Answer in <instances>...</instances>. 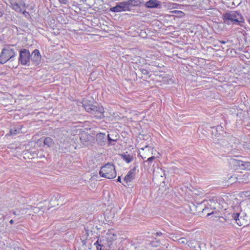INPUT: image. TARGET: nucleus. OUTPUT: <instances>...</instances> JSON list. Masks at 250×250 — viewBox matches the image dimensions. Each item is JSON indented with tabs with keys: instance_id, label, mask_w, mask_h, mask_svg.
<instances>
[{
	"instance_id": "1",
	"label": "nucleus",
	"mask_w": 250,
	"mask_h": 250,
	"mask_svg": "<svg viewBox=\"0 0 250 250\" xmlns=\"http://www.w3.org/2000/svg\"><path fill=\"white\" fill-rule=\"evenodd\" d=\"M224 22L227 25H241L244 22V19L239 13L237 11H229L222 15Z\"/></svg>"
},
{
	"instance_id": "2",
	"label": "nucleus",
	"mask_w": 250,
	"mask_h": 250,
	"mask_svg": "<svg viewBox=\"0 0 250 250\" xmlns=\"http://www.w3.org/2000/svg\"><path fill=\"white\" fill-rule=\"evenodd\" d=\"M115 239V236L112 237H102L94 243L98 250H110L112 248L113 242Z\"/></svg>"
},
{
	"instance_id": "3",
	"label": "nucleus",
	"mask_w": 250,
	"mask_h": 250,
	"mask_svg": "<svg viewBox=\"0 0 250 250\" xmlns=\"http://www.w3.org/2000/svg\"><path fill=\"white\" fill-rule=\"evenodd\" d=\"M99 174L101 177L107 179L114 178L117 174L114 165L109 163L105 164L101 167Z\"/></svg>"
},
{
	"instance_id": "4",
	"label": "nucleus",
	"mask_w": 250,
	"mask_h": 250,
	"mask_svg": "<svg viewBox=\"0 0 250 250\" xmlns=\"http://www.w3.org/2000/svg\"><path fill=\"white\" fill-rule=\"evenodd\" d=\"M16 55V53L13 49L9 47L3 48L0 53V63H5L10 59L15 57Z\"/></svg>"
},
{
	"instance_id": "5",
	"label": "nucleus",
	"mask_w": 250,
	"mask_h": 250,
	"mask_svg": "<svg viewBox=\"0 0 250 250\" xmlns=\"http://www.w3.org/2000/svg\"><path fill=\"white\" fill-rule=\"evenodd\" d=\"M134 0H127L126 1L118 2L116 5L110 8V11L113 12H121L122 11H129V6L132 5Z\"/></svg>"
},
{
	"instance_id": "6",
	"label": "nucleus",
	"mask_w": 250,
	"mask_h": 250,
	"mask_svg": "<svg viewBox=\"0 0 250 250\" xmlns=\"http://www.w3.org/2000/svg\"><path fill=\"white\" fill-rule=\"evenodd\" d=\"M19 62L23 65H30V54L28 49L23 48L20 50Z\"/></svg>"
},
{
	"instance_id": "7",
	"label": "nucleus",
	"mask_w": 250,
	"mask_h": 250,
	"mask_svg": "<svg viewBox=\"0 0 250 250\" xmlns=\"http://www.w3.org/2000/svg\"><path fill=\"white\" fill-rule=\"evenodd\" d=\"M231 217L239 226H246L247 225V220L246 219L247 217L246 216H240V213H235L232 214Z\"/></svg>"
},
{
	"instance_id": "8",
	"label": "nucleus",
	"mask_w": 250,
	"mask_h": 250,
	"mask_svg": "<svg viewBox=\"0 0 250 250\" xmlns=\"http://www.w3.org/2000/svg\"><path fill=\"white\" fill-rule=\"evenodd\" d=\"M41 55L39 50L35 49L30 54V60L32 63L37 66L39 65L41 62Z\"/></svg>"
},
{
	"instance_id": "9",
	"label": "nucleus",
	"mask_w": 250,
	"mask_h": 250,
	"mask_svg": "<svg viewBox=\"0 0 250 250\" xmlns=\"http://www.w3.org/2000/svg\"><path fill=\"white\" fill-rule=\"evenodd\" d=\"M104 109L102 106L94 105L93 107V111L91 114L93 115L97 119H102L104 117Z\"/></svg>"
},
{
	"instance_id": "10",
	"label": "nucleus",
	"mask_w": 250,
	"mask_h": 250,
	"mask_svg": "<svg viewBox=\"0 0 250 250\" xmlns=\"http://www.w3.org/2000/svg\"><path fill=\"white\" fill-rule=\"evenodd\" d=\"M210 204H212V203H214V202L209 201V202L204 201L203 202V203L204 204L205 207L203 208H202V212L204 213L205 212V213H207V216H211V217H213L214 219L219 218V216L216 215H214V212L213 211H212L211 212L209 211V208L208 207V206H209L210 207L211 206V204H210Z\"/></svg>"
},
{
	"instance_id": "11",
	"label": "nucleus",
	"mask_w": 250,
	"mask_h": 250,
	"mask_svg": "<svg viewBox=\"0 0 250 250\" xmlns=\"http://www.w3.org/2000/svg\"><path fill=\"white\" fill-rule=\"evenodd\" d=\"M234 164L241 169L250 170V162H244L240 160H234Z\"/></svg>"
},
{
	"instance_id": "12",
	"label": "nucleus",
	"mask_w": 250,
	"mask_h": 250,
	"mask_svg": "<svg viewBox=\"0 0 250 250\" xmlns=\"http://www.w3.org/2000/svg\"><path fill=\"white\" fill-rule=\"evenodd\" d=\"M96 140L100 146H104L106 142V136L105 133H99L96 136Z\"/></svg>"
},
{
	"instance_id": "13",
	"label": "nucleus",
	"mask_w": 250,
	"mask_h": 250,
	"mask_svg": "<svg viewBox=\"0 0 250 250\" xmlns=\"http://www.w3.org/2000/svg\"><path fill=\"white\" fill-rule=\"evenodd\" d=\"M161 1L157 0H149L145 3V5L148 8H154L160 7Z\"/></svg>"
},
{
	"instance_id": "14",
	"label": "nucleus",
	"mask_w": 250,
	"mask_h": 250,
	"mask_svg": "<svg viewBox=\"0 0 250 250\" xmlns=\"http://www.w3.org/2000/svg\"><path fill=\"white\" fill-rule=\"evenodd\" d=\"M136 167L130 169L127 175L125 177L124 179V181L126 183H128V182H130L135 175V171H136Z\"/></svg>"
},
{
	"instance_id": "15",
	"label": "nucleus",
	"mask_w": 250,
	"mask_h": 250,
	"mask_svg": "<svg viewBox=\"0 0 250 250\" xmlns=\"http://www.w3.org/2000/svg\"><path fill=\"white\" fill-rule=\"evenodd\" d=\"M43 143L44 145L47 146L48 147H51L54 144V141L50 137L45 138V139L44 140Z\"/></svg>"
},
{
	"instance_id": "16",
	"label": "nucleus",
	"mask_w": 250,
	"mask_h": 250,
	"mask_svg": "<svg viewBox=\"0 0 250 250\" xmlns=\"http://www.w3.org/2000/svg\"><path fill=\"white\" fill-rule=\"evenodd\" d=\"M21 128L20 126H14L10 130V134L12 135H16L21 132Z\"/></svg>"
},
{
	"instance_id": "17",
	"label": "nucleus",
	"mask_w": 250,
	"mask_h": 250,
	"mask_svg": "<svg viewBox=\"0 0 250 250\" xmlns=\"http://www.w3.org/2000/svg\"><path fill=\"white\" fill-rule=\"evenodd\" d=\"M122 158L127 163L131 162L133 160V157L130 155L122 154Z\"/></svg>"
},
{
	"instance_id": "18",
	"label": "nucleus",
	"mask_w": 250,
	"mask_h": 250,
	"mask_svg": "<svg viewBox=\"0 0 250 250\" xmlns=\"http://www.w3.org/2000/svg\"><path fill=\"white\" fill-rule=\"evenodd\" d=\"M11 7L13 9L15 10L16 11L18 12H21V9L20 6V5L17 3V2H11Z\"/></svg>"
},
{
	"instance_id": "19",
	"label": "nucleus",
	"mask_w": 250,
	"mask_h": 250,
	"mask_svg": "<svg viewBox=\"0 0 250 250\" xmlns=\"http://www.w3.org/2000/svg\"><path fill=\"white\" fill-rule=\"evenodd\" d=\"M91 136L89 135H82V136L80 137V139L83 145H84L85 146H87L89 144L88 141H86V139H88Z\"/></svg>"
},
{
	"instance_id": "20",
	"label": "nucleus",
	"mask_w": 250,
	"mask_h": 250,
	"mask_svg": "<svg viewBox=\"0 0 250 250\" xmlns=\"http://www.w3.org/2000/svg\"><path fill=\"white\" fill-rule=\"evenodd\" d=\"M84 105V107L85 109V110L87 111V112H89L90 114L92 113V111H93V107L94 106V105H84Z\"/></svg>"
},
{
	"instance_id": "21",
	"label": "nucleus",
	"mask_w": 250,
	"mask_h": 250,
	"mask_svg": "<svg viewBox=\"0 0 250 250\" xmlns=\"http://www.w3.org/2000/svg\"><path fill=\"white\" fill-rule=\"evenodd\" d=\"M26 213V211H20L19 209H16V211H13V213L14 214V215H23L25 213Z\"/></svg>"
},
{
	"instance_id": "22",
	"label": "nucleus",
	"mask_w": 250,
	"mask_h": 250,
	"mask_svg": "<svg viewBox=\"0 0 250 250\" xmlns=\"http://www.w3.org/2000/svg\"><path fill=\"white\" fill-rule=\"evenodd\" d=\"M31 208V206L29 205H23L22 207H21L20 208V209H19L20 211H26V210L29 209Z\"/></svg>"
},
{
	"instance_id": "23",
	"label": "nucleus",
	"mask_w": 250,
	"mask_h": 250,
	"mask_svg": "<svg viewBox=\"0 0 250 250\" xmlns=\"http://www.w3.org/2000/svg\"><path fill=\"white\" fill-rule=\"evenodd\" d=\"M156 158L155 156H151L149 157L147 160L145 161V163H148V166L150 165V164L153 162V161Z\"/></svg>"
},
{
	"instance_id": "24",
	"label": "nucleus",
	"mask_w": 250,
	"mask_h": 250,
	"mask_svg": "<svg viewBox=\"0 0 250 250\" xmlns=\"http://www.w3.org/2000/svg\"><path fill=\"white\" fill-rule=\"evenodd\" d=\"M142 74L144 75H148L149 74V72L147 70L144 68H141L139 70Z\"/></svg>"
},
{
	"instance_id": "25",
	"label": "nucleus",
	"mask_w": 250,
	"mask_h": 250,
	"mask_svg": "<svg viewBox=\"0 0 250 250\" xmlns=\"http://www.w3.org/2000/svg\"><path fill=\"white\" fill-rule=\"evenodd\" d=\"M107 138V140H108V141L109 144H111L112 142H115L116 141V140L112 139H111L110 138V137L109 136V134L107 135V136H106V138Z\"/></svg>"
},
{
	"instance_id": "26",
	"label": "nucleus",
	"mask_w": 250,
	"mask_h": 250,
	"mask_svg": "<svg viewBox=\"0 0 250 250\" xmlns=\"http://www.w3.org/2000/svg\"><path fill=\"white\" fill-rule=\"evenodd\" d=\"M155 235H156L157 236H159L162 235H163V233H162L161 231H159V232H157L155 233Z\"/></svg>"
},
{
	"instance_id": "27",
	"label": "nucleus",
	"mask_w": 250,
	"mask_h": 250,
	"mask_svg": "<svg viewBox=\"0 0 250 250\" xmlns=\"http://www.w3.org/2000/svg\"><path fill=\"white\" fill-rule=\"evenodd\" d=\"M149 147H148V146H146L145 147V148H142V149L144 151L145 149L146 150H149Z\"/></svg>"
},
{
	"instance_id": "28",
	"label": "nucleus",
	"mask_w": 250,
	"mask_h": 250,
	"mask_svg": "<svg viewBox=\"0 0 250 250\" xmlns=\"http://www.w3.org/2000/svg\"><path fill=\"white\" fill-rule=\"evenodd\" d=\"M139 154H140V156L143 159H145L146 158V156H145L144 155H142L141 154V152L139 153Z\"/></svg>"
},
{
	"instance_id": "29",
	"label": "nucleus",
	"mask_w": 250,
	"mask_h": 250,
	"mask_svg": "<svg viewBox=\"0 0 250 250\" xmlns=\"http://www.w3.org/2000/svg\"><path fill=\"white\" fill-rule=\"evenodd\" d=\"M3 14V11L0 9V17H2Z\"/></svg>"
},
{
	"instance_id": "30",
	"label": "nucleus",
	"mask_w": 250,
	"mask_h": 250,
	"mask_svg": "<svg viewBox=\"0 0 250 250\" xmlns=\"http://www.w3.org/2000/svg\"><path fill=\"white\" fill-rule=\"evenodd\" d=\"M219 42L222 44H225L227 43V42L224 41H219Z\"/></svg>"
},
{
	"instance_id": "31",
	"label": "nucleus",
	"mask_w": 250,
	"mask_h": 250,
	"mask_svg": "<svg viewBox=\"0 0 250 250\" xmlns=\"http://www.w3.org/2000/svg\"><path fill=\"white\" fill-rule=\"evenodd\" d=\"M117 181L119 182H121V178L120 176H119L117 179Z\"/></svg>"
},
{
	"instance_id": "32",
	"label": "nucleus",
	"mask_w": 250,
	"mask_h": 250,
	"mask_svg": "<svg viewBox=\"0 0 250 250\" xmlns=\"http://www.w3.org/2000/svg\"><path fill=\"white\" fill-rule=\"evenodd\" d=\"M219 143H220V144H221L223 146H226L227 145L226 144H223V142H222V140H220V142Z\"/></svg>"
},
{
	"instance_id": "33",
	"label": "nucleus",
	"mask_w": 250,
	"mask_h": 250,
	"mask_svg": "<svg viewBox=\"0 0 250 250\" xmlns=\"http://www.w3.org/2000/svg\"><path fill=\"white\" fill-rule=\"evenodd\" d=\"M234 178V179H236V178H237V177H236V176L234 175L233 176H232V177H231L230 178H229V179H231V178Z\"/></svg>"
},
{
	"instance_id": "34",
	"label": "nucleus",
	"mask_w": 250,
	"mask_h": 250,
	"mask_svg": "<svg viewBox=\"0 0 250 250\" xmlns=\"http://www.w3.org/2000/svg\"><path fill=\"white\" fill-rule=\"evenodd\" d=\"M9 223L11 224H13L14 223V221L13 220H11L10 221H9Z\"/></svg>"
},
{
	"instance_id": "35",
	"label": "nucleus",
	"mask_w": 250,
	"mask_h": 250,
	"mask_svg": "<svg viewBox=\"0 0 250 250\" xmlns=\"http://www.w3.org/2000/svg\"><path fill=\"white\" fill-rule=\"evenodd\" d=\"M26 13H27L26 11H24V12H23V13L24 14H26Z\"/></svg>"
},
{
	"instance_id": "36",
	"label": "nucleus",
	"mask_w": 250,
	"mask_h": 250,
	"mask_svg": "<svg viewBox=\"0 0 250 250\" xmlns=\"http://www.w3.org/2000/svg\"><path fill=\"white\" fill-rule=\"evenodd\" d=\"M249 148L250 149V143L249 144Z\"/></svg>"
},
{
	"instance_id": "37",
	"label": "nucleus",
	"mask_w": 250,
	"mask_h": 250,
	"mask_svg": "<svg viewBox=\"0 0 250 250\" xmlns=\"http://www.w3.org/2000/svg\"><path fill=\"white\" fill-rule=\"evenodd\" d=\"M249 22H250V19H249Z\"/></svg>"
}]
</instances>
